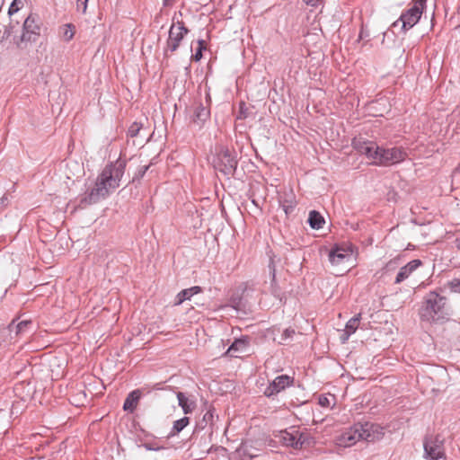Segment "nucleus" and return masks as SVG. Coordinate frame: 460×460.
Masks as SVG:
<instances>
[{
    "instance_id": "28",
    "label": "nucleus",
    "mask_w": 460,
    "mask_h": 460,
    "mask_svg": "<svg viewBox=\"0 0 460 460\" xmlns=\"http://www.w3.org/2000/svg\"><path fill=\"white\" fill-rule=\"evenodd\" d=\"M249 109L246 107L244 102L239 104V111L236 115L237 119H244L248 117Z\"/></svg>"
},
{
    "instance_id": "5",
    "label": "nucleus",
    "mask_w": 460,
    "mask_h": 460,
    "mask_svg": "<svg viewBox=\"0 0 460 460\" xmlns=\"http://www.w3.org/2000/svg\"><path fill=\"white\" fill-rule=\"evenodd\" d=\"M427 0H417L406 12L402 13L400 18L395 21L392 27L395 28L401 23L402 31H407L412 28L420 19L424 5Z\"/></svg>"
},
{
    "instance_id": "17",
    "label": "nucleus",
    "mask_w": 460,
    "mask_h": 460,
    "mask_svg": "<svg viewBox=\"0 0 460 460\" xmlns=\"http://www.w3.org/2000/svg\"><path fill=\"white\" fill-rule=\"evenodd\" d=\"M142 393L139 389L133 390L126 397L123 403V410L126 411L133 412L140 400Z\"/></svg>"
},
{
    "instance_id": "18",
    "label": "nucleus",
    "mask_w": 460,
    "mask_h": 460,
    "mask_svg": "<svg viewBox=\"0 0 460 460\" xmlns=\"http://www.w3.org/2000/svg\"><path fill=\"white\" fill-rule=\"evenodd\" d=\"M178 404L185 414L191 413L197 407L196 401L185 395L184 393H177Z\"/></svg>"
},
{
    "instance_id": "32",
    "label": "nucleus",
    "mask_w": 460,
    "mask_h": 460,
    "mask_svg": "<svg viewBox=\"0 0 460 460\" xmlns=\"http://www.w3.org/2000/svg\"><path fill=\"white\" fill-rule=\"evenodd\" d=\"M295 333H296V332L294 329L288 328V329L284 330L281 334V341L280 342L286 341L288 339H291Z\"/></svg>"
},
{
    "instance_id": "26",
    "label": "nucleus",
    "mask_w": 460,
    "mask_h": 460,
    "mask_svg": "<svg viewBox=\"0 0 460 460\" xmlns=\"http://www.w3.org/2000/svg\"><path fill=\"white\" fill-rule=\"evenodd\" d=\"M198 48L195 51V54L192 56V58L195 61H199L202 58V51L205 49V41L203 40H198Z\"/></svg>"
},
{
    "instance_id": "2",
    "label": "nucleus",
    "mask_w": 460,
    "mask_h": 460,
    "mask_svg": "<svg viewBox=\"0 0 460 460\" xmlns=\"http://www.w3.org/2000/svg\"><path fill=\"white\" fill-rule=\"evenodd\" d=\"M353 147L370 161L371 164L390 166L403 162L408 154L402 146L385 147L373 141L354 140Z\"/></svg>"
},
{
    "instance_id": "6",
    "label": "nucleus",
    "mask_w": 460,
    "mask_h": 460,
    "mask_svg": "<svg viewBox=\"0 0 460 460\" xmlns=\"http://www.w3.org/2000/svg\"><path fill=\"white\" fill-rule=\"evenodd\" d=\"M188 33V29L184 26L182 22L172 23L169 30V37L166 41V46L164 49V57H169L170 54L177 50L181 41Z\"/></svg>"
},
{
    "instance_id": "37",
    "label": "nucleus",
    "mask_w": 460,
    "mask_h": 460,
    "mask_svg": "<svg viewBox=\"0 0 460 460\" xmlns=\"http://www.w3.org/2000/svg\"><path fill=\"white\" fill-rule=\"evenodd\" d=\"M212 418V414L208 411L205 415H204V420H208V419Z\"/></svg>"
},
{
    "instance_id": "14",
    "label": "nucleus",
    "mask_w": 460,
    "mask_h": 460,
    "mask_svg": "<svg viewBox=\"0 0 460 460\" xmlns=\"http://www.w3.org/2000/svg\"><path fill=\"white\" fill-rule=\"evenodd\" d=\"M352 253L349 249L336 246L331 250L329 260L332 264L338 265L350 259Z\"/></svg>"
},
{
    "instance_id": "42",
    "label": "nucleus",
    "mask_w": 460,
    "mask_h": 460,
    "mask_svg": "<svg viewBox=\"0 0 460 460\" xmlns=\"http://www.w3.org/2000/svg\"><path fill=\"white\" fill-rule=\"evenodd\" d=\"M392 264H394V262L391 261H389V263L387 264V267H388V268H389V267H391V265H392Z\"/></svg>"
},
{
    "instance_id": "34",
    "label": "nucleus",
    "mask_w": 460,
    "mask_h": 460,
    "mask_svg": "<svg viewBox=\"0 0 460 460\" xmlns=\"http://www.w3.org/2000/svg\"><path fill=\"white\" fill-rule=\"evenodd\" d=\"M319 403H320V405L325 407V406H329L330 401H329V399L326 396H320Z\"/></svg>"
},
{
    "instance_id": "36",
    "label": "nucleus",
    "mask_w": 460,
    "mask_h": 460,
    "mask_svg": "<svg viewBox=\"0 0 460 460\" xmlns=\"http://www.w3.org/2000/svg\"><path fill=\"white\" fill-rule=\"evenodd\" d=\"M231 303L233 304V306H234V308H236V309H239V308H240V306H241V301H240V300H238V301H237V300H236L235 298H234V297L231 299Z\"/></svg>"
},
{
    "instance_id": "25",
    "label": "nucleus",
    "mask_w": 460,
    "mask_h": 460,
    "mask_svg": "<svg viewBox=\"0 0 460 460\" xmlns=\"http://www.w3.org/2000/svg\"><path fill=\"white\" fill-rule=\"evenodd\" d=\"M271 274H272V280H271V294L277 297V298H279L281 300V292L279 288V287L277 286L276 284V281H275V269L273 268L272 270H271Z\"/></svg>"
},
{
    "instance_id": "11",
    "label": "nucleus",
    "mask_w": 460,
    "mask_h": 460,
    "mask_svg": "<svg viewBox=\"0 0 460 460\" xmlns=\"http://www.w3.org/2000/svg\"><path fill=\"white\" fill-rule=\"evenodd\" d=\"M294 378L288 375H281L277 376L270 385L265 388L263 394L267 397H271L275 394L285 390L293 385Z\"/></svg>"
},
{
    "instance_id": "22",
    "label": "nucleus",
    "mask_w": 460,
    "mask_h": 460,
    "mask_svg": "<svg viewBox=\"0 0 460 460\" xmlns=\"http://www.w3.org/2000/svg\"><path fill=\"white\" fill-rule=\"evenodd\" d=\"M190 423L188 417H182L173 422L172 428L170 431V436L173 437L183 430Z\"/></svg>"
},
{
    "instance_id": "39",
    "label": "nucleus",
    "mask_w": 460,
    "mask_h": 460,
    "mask_svg": "<svg viewBox=\"0 0 460 460\" xmlns=\"http://www.w3.org/2000/svg\"><path fill=\"white\" fill-rule=\"evenodd\" d=\"M173 2V0H164V5H169Z\"/></svg>"
},
{
    "instance_id": "19",
    "label": "nucleus",
    "mask_w": 460,
    "mask_h": 460,
    "mask_svg": "<svg viewBox=\"0 0 460 460\" xmlns=\"http://www.w3.org/2000/svg\"><path fill=\"white\" fill-rule=\"evenodd\" d=\"M360 319L361 314H358L347 322L345 325L344 333L341 337L343 343L346 342L350 337V335L357 331Z\"/></svg>"
},
{
    "instance_id": "41",
    "label": "nucleus",
    "mask_w": 460,
    "mask_h": 460,
    "mask_svg": "<svg viewBox=\"0 0 460 460\" xmlns=\"http://www.w3.org/2000/svg\"><path fill=\"white\" fill-rule=\"evenodd\" d=\"M252 204H253V205H255L256 207H258V203L256 202V200H255V199H252Z\"/></svg>"
},
{
    "instance_id": "9",
    "label": "nucleus",
    "mask_w": 460,
    "mask_h": 460,
    "mask_svg": "<svg viewBox=\"0 0 460 460\" xmlns=\"http://www.w3.org/2000/svg\"><path fill=\"white\" fill-rule=\"evenodd\" d=\"M40 34V23L38 18L33 14H30L24 21L22 26V33L20 37L21 42L36 41Z\"/></svg>"
},
{
    "instance_id": "15",
    "label": "nucleus",
    "mask_w": 460,
    "mask_h": 460,
    "mask_svg": "<svg viewBox=\"0 0 460 460\" xmlns=\"http://www.w3.org/2000/svg\"><path fill=\"white\" fill-rule=\"evenodd\" d=\"M210 111L208 107L204 106L202 103H198L194 107L192 122L197 125L199 128H201L204 123L209 119Z\"/></svg>"
},
{
    "instance_id": "1",
    "label": "nucleus",
    "mask_w": 460,
    "mask_h": 460,
    "mask_svg": "<svg viewBox=\"0 0 460 460\" xmlns=\"http://www.w3.org/2000/svg\"><path fill=\"white\" fill-rule=\"evenodd\" d=\"M126 164V160L121 158L107 164L98 175L94 186L81 198L80 206L95 204L119 188Z\"/></svg>"
},
{
    "instance_id": "23",
    "label": "nucleus",
    "mask_w": 460,
    "mask_h": 460,
    "mask_svg": "<svg viewBox=\"0 0 460 460\" xmlns=\"http://www.w3.org/2000/svg\"><path fill=\"white\" fill-rule=\"evenodd\" d=\"M60 33L65 41H70L75 35V26L71 23H66L60 28Z\"/></svg>"
},
{
    "instance_id": "40",
    "label": "nucleus",
    "mask_w": 460,
    "mask_h": 460,
    "mask_svg": "<svg viewBox=\"0 0 460 460\" xmlns=\"http://www.w3.org/2000/svg\"><path fill=\"white\" fill-rule=\"evenodd\" d=\"M364 36H365V33L363 32V31H361L359 33V38L363 39Z\"/></svg>"
},
{
    "instance_id": "38",
    "label": "nucleus",
    "mask_w": 460,
    "mask_h": 460,
    "mask_svg": "<svg viewBox=\"0 0 460 460\" xmlns=\"http://www.w3.org/2000/svg\"><path fill=\"white\" fill-rule=\"evenodd\" d=\"M147 169H148V166H145V167H143V169H142V170H140V174H141V176H143V175L146 173V172L147 171Z\"/></svg>"
},
{
    "instance_id": "21",
    "label": "nucleus",
    "mask_w": 460,
    "mask_h": 460,
    "mask_svg": "<svg viewBox=\"0 0 460 460\" xmlns=\"http://www.w3.org/2000/svg\"><path fill=\"white\" fill-rule=\"evenodd\" d=\"M308 223L312 228L320 229L324 224V219L319 212L313 210L309 214Z\"/></svg>"
},
{
    "instance_id": "8",
    "label": "nucleus",
    "mask_w": 460,
    "mask_h": 460,
    "mask_svg": "<svg viewBox=\"0 0 460 460\" xmlns=\"http://www.w3.org/2000/svg\"><path fill=\"white\" fill-rule=\"evenodd\" d=\"M424 456L428 460H447L443 440L438 437H428L424 440Z\"/></svg>"
},
{
    "instance_id": "12",
    "label": "nucleus",
    "mask_w": 460,
    "mask_h": 460,
    "mask_svg": "<svg viewBox=\"0 0 460 460\" xmlns=\"http://www.w3.org/2000/svg\"><path fill=\"white\" fill-rule=\"evenodd\" d=\"M249 346V338L242 337L235 339L226 352L229 357L238 358L240 354L245 353Z\"/></svg>"
},
{
    "instance_id": "24",
    "label": "nucleus",
    "mask_w": 460,
    "mask_h": 460,
    "mask_svg": "<svg viewBox=\"0 0 460 460\" xmlns=\"http://www.w3.org/2000/svg\"><path fill=\"white\" fill-rule=\"evenodd\" d=\"M24 5V0H13L9 6L8 14L10 16L16 13L19 10H21Z\"/></svg>"
},
{
    "instance_id": "3",
    "label": "nucleus",
    "mask_w": 460,
    "mask_h": 460,
    "mask_svg": "<svg viewBox=\"0 0 460 460\" xmlns=\"http://www.w3.org/2000/svg\"><path fill=\"white\" fill-rule=\"evenodd\" d=\"M383 428L371 422H358L346 429L339 437V444L343 447H351L358 441H375L382 438Z\"/></svg>"
},
{
    "instance_id": "27",
    "label": "nucleus",
    "mask_w": 460,
    "mask_h": 460,
    "mask_svg": "<svg viewBox=\"0 0 460 460\" xmlns=\"http://www.w3.org/2000/svg\"><path fill=\"white\" fill-rule=\"evenodd\" d=\"M141 128H142L141 124H139L137 122L132 123L128 129V136H129L131 137H137V134L139 133Z\"/></svg>"
},
{
    "instance_id": "30",
    "label": "nucleus",
    "mask_w": 460,
    "mask_h": 460,
    "mask_svg": "<svg viewBox=\"0 0 460 460\" xmlns=\"http://www.w3.org/2000/svg\"><path fill=\"white\" fill-rule=\"evenodd\" d=\"M88 0H76V10L82 13H85L87 9Z\"/></svg>"
},
{
    "instance_id": "4",
    "label": "nucleus",
    "mask_w": 460,
    "mask_h": 460,
    "mask_svg": "<svg viewBox=\"0 0 460 460\" xmlns=\"http://www.w3.org/2000/svg\"><path fill=\"white\" fill-rule=\"evenodd\" d=\"M420 315L426 322H439L448 318L447 298L435 291H431L425 296Z\"/></svg>"
},
{
    "instance_id": "16",
    "label": "nucleus",
    "mask_w": 460,
    "mask_h": 460,
    "mask_svg": "<svg viewBox=\"0 0 460 460\" xmlns=\"http://www.w3.org/2000/svg\"><path fill=\"white\" fill-rule=\"evenodd\" d=\"M279 202L286 216H289L296 205V197L292 190L280 194Z\"/></svg>"
},
{
    "instance_id": "20",
    "label": "nucleus",
    "mask_w": 460,
    "mask_h": 460,
    "mask_svg": "<svg viewBox=\"0 0 460 460\" xmlns=\"http://www.w3.org/2000/svg\"><path fill=\"white\" fill-rule=\"evenodd\" d=\"M200 292L201 288L199 286H194L190 288L183 289L176 296L174 304L176 305H179L182 304L184 301L190 300L194 295L199 294Z\"/></svg>"
},
{
    "instance_id": "29",
    "label": "nucleus",
    "mask_w": 460,
    "mask_h": 460,
    "mask_svg": "<svg viewBox=\"0 0 460 460\" xmlns=\"http://www.w3.org/2000/svg\"><path fill=\"white\" fill-rule=\"evenodd\" d=\"M31 321H22V322L18 323L15 325L16 333L22 334L24 332H26L28 326L31 325Z\"/></svg>"
},
{
    "instance_id": "10",
    "label": "nucleus",
    "mask_w": 460,
    "mask_h": 460,
    "mask_svg": "<svg viewBox=\"0 0 460 460\" xmlns=\"http://www.w3.org/2000/svg\"><path fill=\"white\" fill-rule=\"evenodd\" d=\"M279 441L286 447H290L295 449H299L305 443L304 435L295 428L289 430H282L279 435Z\"/></svg>"
},
{
    "instance_id": "33",
    "label": "nucleus",
    "mask_w": 460,
    "mask_h": 460,
    "mask_svg": "<svg viewBox=\"0 0 460 460\" xmlns=\"http://www.w3.org/2000/svg\"><path fill=\"white\" fill-rule=\"evenodd\" d=\"M324 0H303V2L309 6L317 7L323 4Z\"/></svg>"
},
{
    "instance_id": "35",
    "label": "nucleus",
    "mask_w": 460,
    "mask_h": 460,
    "mask_svg": "<svg viewBox=\"0 0 460 460\" xmlns=\"http://www.w3.org/2000/svg\"><path fill=\"white\" fill-rule=\"evenodd\" d=\"M143 447L146 449V450H149V451H158L160 450V447H153L152 445L150 444H144Z\"/></svg>"
},
{
    "instance_id": "31",
    "label": "nucleus",
    "mask_w": 460,
    "mask_h": 460,
    "mask_svg": "<svg viewBox=\"0 0 460 460\" xmlns=\"http://www.w3.org/2000/svg\"><path fill=\"white\" fill-rule=\"evenodd\" d=\"M451 291L460 293V279H455L448 283Z\"/></svg>"
},
{
    "instance_id": "13",
    "label": "nucleus",
    "mask_w": 460,
    "mask_h": 460,
    "mask_svg": "<svg viewBox=\"0 0 460 460\" xmlns=\"http://www.w3.org/2000/svg\"><path fill=\"white\" fill-rule=\"evenodd\" d=\"M421 265L422 261L419 259L411 261L405 266L400 269L399 272L396 275L394 283L399 284L403 280L407 279L411 275V273Z\"/></svg>"
},
{
    "instance_id": "7",
    "label": "nucleus",
    "mask_w": 460,
    "mask_h": 460,
    "mask_svg": "<svg viewBox=\"0 0 460 460\" xmlns=\"http://www.w3.org/2000/svg\"><path fill=\"white\" fill-rule=\"evenodd\" d=\"M237 157L234 152L227 148L221 149L217 154L215 167L226 175L234 174L237 167Z\"/></svg>"
}]
</instances>
